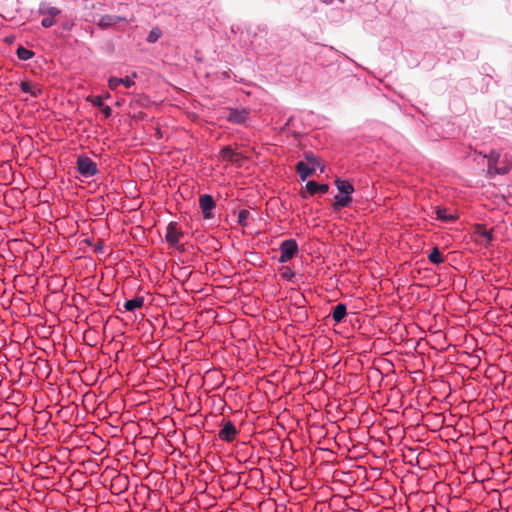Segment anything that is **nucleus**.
Instances as JSON below:
<instances>
[{
  "mask_svg": "<svg viewBox=\"0 0 512 512\" xmlns=\"http://www.w3.org/2000/svg\"><path fill=\"white\" fill-rule=\"evenodd\" d=\"M87 101L91 102L95 107L99 108L104 105L101 96H88Z\"/></svg>",
  "mask_w": 512,
  "mask_h": 512,
  "instance_id": "obj_26",
  "label": "nucleus"
},
{
  "mask_svg": "<svg viewBox=\"0 0 512 512\" xmlns=\"http://www.w3.org/2000/svg\"><path fill=\"white\" fill-rule=\"evenodd\" d=\"M103 247H104V241L99 239L97 241V243L95 244L94 250H95V252L100 253V252H102Z\"/></svg>",
  "mask_w": 512,
  "mask_h": 512,
  "instance_id": "obj_29",
  "label": "nucleus"
},
{
  "mask_svg": "<svg viewBox=\"0 0 512 512\" xmlns=\"http://www.w3.org/2000/svg\"><path fill=\"white\" fill-rule=\"evenodd\" d=\"M325 3H331L333 0H322Z\"/></svg>",
  "mask_w": 512,
  "mask_h": 512,
  "instance_id": "obj_30",
  "label": "nucleus"
},
{
  "mask_svg": "<svg viewBox=\"0 0 512 512\" xmlns=\"http://www.w3.org/2000/svg\"><path fill=\"white\" fill-rule=\"evenodd\" d=\"M428 259L433 264H441L444 262V258L442 257L441 252L436 247L431 251V253L428 256Z\"/></svg>",
  "mask_w": 512,
  "mask_h": 512,
  "instance_id": "obj_23",
  "label": "nucleus"
},
{
  "mask_svg": "<svg viewBox=\"0 0 512 512\" xmlns=\"http://www.w3.org/2000/svg\"><path fill=\"white\" fill-rule=\"evenodd\" d=\"M352 202L350 195H336L335 202L332 207L335 211H339L343 207H347Z\"/></svg>",
  "mask_w": 512,
  "mask_h": 512,
  "instance_id": "obj_15",
  "label": "nucleus"
},
{
  "mask_svg": "<svg viewBox=\"0 0 512 512\" xmlns=\"http://www.w3.org/2000/svg\"><path fill=\"white\" fill-rule=\"evenodd\" d=\"M20 89L24 93H29L32 97H38L42 94V89L38 84L29 82V81H22L20 83Z\"/></svg>",
  "mask_w": 512,
  "mask_h": 512,
  "instance_id": "obj_9",
  "label": "nucleus"
},
{
  "mask_svg": "<svg viewBox=\"0 0 512 512\" xmlns=\"http://www.w3.org/2000/svg\"><path fill=\"white\" fill-rule=\"evenodd\" d=\"M346 305L343 303H338L333 310L332 318L336 323H340L344 317L346 316Z\"/></svg>",
  "mask_w": 512,
  "mask_h": 512,
  "instance_id": "obj_17",
  "label": "nucleus"
},
{
  "mask_svg": "<svg viewBox=\"0 0 512 512\" xmlns=\"http://www.w3.org/2000/svg\"><path fill=\"white\" fill-rule=\"evenodd\" d=\"M162 35V31L158 27H154L151 29L148 37L147 42L149 43H155Z\"/></svg>",
  "mask_w": 512,
  "mask_h": 512,
  "instance_id": "obj_24",
  "label": "nucleus"
},
{
  "mask_svg": "<svg viewBox=\"0 0 512 512\" xmlns=\"http://www.w3.org/2000/svg\"><path fill=\"white\" fill-rule=\"evenodd\" d=\"M77 170L85 178L92 177L98 173L96 163L89 157L80 155L77 158Z\"/></svg>",
  "mask_w": 512,
  "mask_h": 512,
  "instance_id": "obj_3",
  "label": "nucleus"
},
{
  "mask_svg": "<svg viewBox=\"0 0 512 512\" xmlns=\"http://www.w3.org/2000/svg\"><path fill=\"white\" fill-rule=\"evenodd\" d=\"M305 187L310 195H314L318 192L326 193L329 190L328 184H319L315 181H308Z\"/></svg>",
  "mask_w": 512,
  "mask_h": 512,
  "instance_id": "obj_12",
  "label": "nucleus"
},
{
  "mask_svg": "<svg viewBox=\"0 0 512 512\" xmlns=\"http://www.w3.org/2000/svg\"><path fill=\"white\" fill-rule=\"evenodd\" d=\"M221 157L223 158V160L228 161V162H232V163H237V162H239L241 160L240 154L235 152L229 146H226V147H224L221 150Z\"/></svg>",
  "mask_w": 512,
  "mask_h": 512,
  "instance_id": "obj_13",
  "label": "nucleus"
},
{
  "mask_svg": "<svg viewBox=\"0 0 512 512\" xmlns=\"http://www.w3.org/2000/svg\"><path fill=\"white\" fill-rule=\"evenodd\" d=\"M238 431L235 425L231 421H226L223 423L221 430L218 433V437L226 442H232Z\"/></svg>",
  "mask_w": 512,
  "mask_h": 512,
  "instance_id": "obj_6",
  "label": "nucleus"
},
{
  "mask_svg": "<svg viewBox=\"0 0 512 512\" xmlns=\"http://www.w3.org/2000/svg\"><path fill=\"white\" fill-rule=\"evenodd\" d=\"M181 237H182V232H180L177 229V224L173 223V222L169 223L167 226V232H166V236H165L166 241L170 245L176 247L178 245Z\"/></svg>",
  "mask_w": 512,
  "mask_h": 512,
  "instance_id": "obj_7",
  "label": "nucleus"
},
{
  "mask_svg": "<svg viewBox=\"0 0 512 512\" xmlns=\"http://www.w3.org/2000/svg\"><path fill=\"white\" fill-rule=\"evenodd\" d=\"M304 157H305L306 163L309 166L315 167V169L320 168L321 172L323 171V166L321 164V161L315 154L308 152V153L304 154Z\"/></svg>",
  "mask_w": 512,
  "mask_h": 512,
  "instance_id": "obj_20",
  "label": "nucleus"
},
{
  "mask_svg": "<svg viewBox=\"0 0 512 512\" xmlns=\"http://www.w3.org/2000/svg\"><path fill=\"white\" fill-rule=\"evenodd\" d=\"M38 13L44 16L41 21L42 26L49 28L56 24V17L61 13V10L57 7H52L45 3H41L38 9Z\"/></svg>",
  "mask_w": 512,
  "mask_h": 512,
  "instance_id": "obj_2",
  "label": "nucleus"
},
{
  "mask_svg": "<svg viewBox=\"0 0 512 512\" xmlns=\"http://www.w3.org/2000/svg\"><path fill=\"white\" fill-rule=\"evenodd\" d=\"M488 160V174L496 175V174H506L510 168L512 167V161L505 158L503 166H497V163L500 159V153L497 151H491L489 155L486 156Z\"/></svg>",
  "mask_w": 512,
  "mask_h": 512,
  "instance_id": "obj_1",
  "label": "nucleus"
},
{
  "mask_svg": "<svg viewBox=\"0 0 512 512\" xmlns=\"http://www.w3.org/2000/svg\"><path fill=\"white\" fill-rule=\"evenodd\" d=\"M101 110H102V113L104 114V116L106 118L110 117L111 114H112V109L109 106H107V105H103L101 107Z\"/></svg>",
  "mask_w": 512,
  "mask_h": 512,
  "instance_id": "obj_28",
  "label": "nucleus"
},
{
  "mask_svg": "<svg viewBox=\"0 0 512 512\" xmlns=\"http://www.w3.org/2000/svg\"><path fill=\"white\" fill-rule=\"evenodd\" d=\"M250 213L248 210H240L239 213H238V223L242 226H246L247 225V219L249 217Z\"/></svg>",
  "mask_w": 512,
  "mask_h": 512,
  "instance_id": "obj_25",
  "label": "nucleus"
},
{
  "mask_svg": "<svg viewBox=\"0 0 512 512\" xmlns=\"http://www.w3.org/2000/svg\"><path fill=\"white\" fill-rule=\"evenodd\" d=\"M335 185L337 187V189L339 190L340 193L344 194V195H350L354 192V187L353 185L346 181V180H342V179H339L337 178L335 180Z\"/></svg>",
  "mask_w": 512,
  "mask_h": 512,
  "instance_id": "obj_14",
  "label": "nucleus"
},
{
  "mask_svg": "<svg viewBox=\"0 0 512 512\" xmlns=\"http://www.w3.org/2000/svg\"><path fill=\"white\" fill-rule=\"evenodd\" d=\"M297 251L298 245L294 239H288L283 241L280 245L279 261L281 263L288 262L296 255Z\"/></svg>",
  "mask_w": 512,
  "mask_h": 512,
  "instance_id": "obj_4",
  "label": "nucleus"
},
{
  "mask_svg": "<svg viewBox=\"0 0 512 512\" xmlns=\"http://www.w3.org/2000/svg\"><path fill=\"white\" fill-rule=\"evenodd\" d=\"M144 305L143 297H135L125 302L124 307L127 311H134Z\"/></svg>",
  "mask_w": 512,
  "mask_h": 512,
  "instance_id": "obj_18",
  "label": "nucleus"
},
{
  "mask_svg": "<svg viewBox=\"0 0 512 512\" xmlns=\"http://www.w3.org/2000/svg\"><path fill=\"white\" fill-rule=\"evenodd\" d=\"M120 84H123L125 87L129 88L132 85H134V81L130 77H125V78L110 77L108 80V86L111 90H116Z\"/></svg>",
  "mask_w": 512,
  "mask_h": 512,
  "instance_id": "obj_10",
  "label": "nucleus"
},
{
  "mask_svg": "<svg viewBox=\"0 0 512 512\" xmlns=\"http://www.w3.org/2000/svg\"><path fill=\"white\" fill-rule=\"evenodd\" d=\"M436 215H437V219H440L442 221H453V220H455V216H453L452 214H449L447 212L446 208L437 207L436 208Z\"/></svg>",
  "mask_w": 512,
  "mask_h": 512,
  "instance_id": "obj_22",
  "label": "nucleus"
},
{
  "mask_svg": "<svg viewBox=\"0 0 512 512\" xmlns=\"http://www.w3.org/2000/svg\"><path fill=\"white\" fill-rule=\"evenodd\" d=\"M296 171L299 173L301 180L304 181L315 172V167L309 166L304 161H299L296 165Z\"/></svg>",
  "mask_w": 512,
  "mask_h": 512,
  "instance_id": "obj_11",
  "label": "nucleus"
},
{
  "mask_svg": "<svg viewBox=\"0 0 512 512\" xmlns=\"http://www.w3.org/2000/svg\"><path fill=\"white\" fill-rule=\"evenodd\" d=\"M281 276L287 280H291L294 276V272L289 267H283L281 270Z\"/></svg>",
  "mask_w": 512,
  "mask_h": 512,
  "instance_id": "obj_27",
  "label": "nucleus"
},
{
  "mask_svg": "<svg viewBox=\"0 0 512 512\" xmlns=\"http://www.w3.org/2000/svg\"><path fill=\"white\" fill-rule=\"evenodd\" d=\"M199 206L205 219L212 218V210L215 207V202L212 196L208 194L201 195L199 198Z\"/></svg>",
  "mask_w": 512,
  "mask_h": 512,
  "instance_id": "obj_5",
  "label": "nucleus"
},
{
  "mask_svg": "<svg viewBox=\"0 0 512 512\" xmlns=\"http://www.w3.org/2000/svg\"><path fill=\"white\" fill-rule=\"evenodd\" d=\"M475 233L481 237H484L488 242H491L493 240V230H488L482 224H477L475 226Z\"/></svg>",
  "mask_w": 512,
  "mask_h": 512,
  "instance_id": "obj_19",
  "label": "nucleus"
},
{
  "mask_svg": "<svg viewBox=\"0 0 512 512\" xmlns=\"http://www.w3.org/2000/svg\"><path fill=\"white\" fill-rule=\"evenodd\" d=\"M16 54L20 60L26 61L34 56V52L22 46L17 48Z\"/></svg>",
  "mask_w": 512,
  "mask_h": 512,
  "instance_id": "obj_21",
  "label": "nucleus"
},
{
  "mask_svg": "<svg viewBox=\"0 0 512 512\" xmlns=\"http://www.w3.org/2000/svg\"><path fill=\"white\" fill-rule=\"evenodd\" d=\"M248 113L245 110H232L228 115V120L232 123L242 124L246 121Z\"/></svg>",
  "mask_w": 512,
  "mask_h": 512,
  "instance_id": "obj_16",
  "label": "nucleus"
},
{
  "mask_svg": "<svg viewBox=\"0 0 512 512\" xmlns=\"http://www.w3.org/2000/svg\"><path fill=\"white\" fill-rule=\"evenodd\" d=\"M126 18L116 16V15H104L100 18L98 25L101 28H108L111 26H115L119 22H126Z\"/></svg>",
  "mask_w": 512,
  "mask_h": 512,
  "instance_id": "obj_8",
  "label": "nucleus"
}]
</instances>
